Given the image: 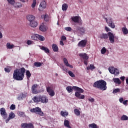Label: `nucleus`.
Wrapping results in <instances>:
<instances>
[{"label":"nucleus","mask_w":128,"mask_h":128,"mask_svg":"<svg viewBox=\"0 0 128 128\" xmlns=\"http://www.w3.org/2000/svg\"><path fill=\"white\" fill-rule=\"evenodd\" d=\"M60 46H64V42L62 41V40H60Z\"/></svg>","instance_id":"55"},{"label":"nucleus","mask_w":128,"mask_h":128,"mask_svg":"<svg viewBox=\"0 0 128 128\" xmlns=\"http://www.w3.org/2000/svg\"><path fill=\"white\" fill-rule=\"evenodd\" d=\"M105 20L107 24H108V26H110V28H116V26H114V23L112 22V18L108 20V18H105Z\"/></svg>","instance_id":"13"},{"label":"nucleus","mask_w":128,"mask_h":128,"mask_svg":"<svg viewBox=\"0 0 128 128\" xmlns=\"http://www.w3.org/2000/svg\"><path fill=\"white\" fill-rule=\"evenodd\" d=\"M16 118V114L14 112H11L9 114V117L6 120V124H8L10 120H12V118Z\"/></svg>","instance_id":"16"},{"label":"nucleus","mask_w":128,"mask_h":128,"mask_svg":"<svg viewBox=\"0 0 128 128\" xmlns=\"http://www.w3.org/2000/svg\"><path fill=\"white\" fill-rule=\"evenodd\" d=\"M74 112L76 116H80V110L76 108L74 110Z\"/></svg>","instance_id":"35"},{"label":"nucleus","mask_w":128,"mask_h":128,"mask_svg":"<svg viewBox=\"0 0 128 128\" xmlns=\"http://www.w3.org/2000/svg\"><path fill=\"white\" fill-rule=\"evenodd\" d=\"M34 38H38V40H40L41 42H44V40H46L44 36L38 34H35Z\"/></svg>","instance_id":"20"},{"label":"nucleus","mask_w":128,"mask_h":128,"mask_svg":"<svg viewBox=\"0 0 128 128\" xmlns=\"http://www.w3.org/2000/svg\"><path fill=\"white\" fill-rule=\"evenodd\" d=\"M22 114H24V112H21Z\"/></svg>","instance_id":"60"},{"label":"nucleus","mask_w":128,"mask_h":128,"mask_svg":"<svg viewBox=\"0 0 128 128\" xmlns=\"http://www.w3.org/2000/svg\"><path fill=\"white\" fill-rule=\"evenodd\" d=\"M30 112H34L35 114H37L41 116H44V112H42V109L38 107L30 109Z\"/></svg>","instance_id":"5"},{"label":"nucleus","mask_w":128,"mask_h":128,"mask_svg":"<svg viewBox=\"0 0 128 128\" xmlns=\"http://www.w3.org/2000/svg\"><path fill=\"white\" fill-rule=\"evenodd\" d=\"M61 40H66V37L64 36H62L61 37Z\"/></svg>","instance_id":"52"},{"label":"nucleus","mask_w":128,"mask_h":128,"mask_svg":"<svg viewBox=\"0 0 128 128\" xmlns=\"http://www.w3.org/2000/svg\"><path fill=\"white\" fill-rule=\"evenodd\" d=\"M72 20L74 22L79 24L80 26H82V20L80 17L78 16H75L74 17H72Z\"/></svg>","instance_id":"8"},{"label":"nucleus","mask_w":128,"mask_h":128,"mask_svg":"<svg viewBox=\"0 0 128 128\" xmlns=\"http://www.w3.org/2000/svg\"><path fill=\"white\" fill-rule=\"evenodd\" d=\"M46 8V1H42L40 4L38 10L40 12L42 10V8Z\"/></svg>","instance_id":"17"},{"label":"nucleus","mask_w":128,"mask_h":128,"mask_svg":"<svg viewBox=\"0 0 128 128\" xmlns=\"http://www.w3.org/2000/svg\"><path fill=\"white\" fill-rule=\"evenodd\" d=\"M94 88H98L100 90L104 92L106 90L108 87L106 86V82L103 80H100L96 82L93 84Z\"/></svg>","instance_id":"3"},{"label":"nucleus","mask_w":128,"mask_h":128,"mask_svg":"<svg viewBox=\"0 0 128 128\" xmlns=\"http://www.w3.org/2000/svg\"><path fill=\"white\" fill-rule=\"evenodd\" d=\"M88 100H89V102H94V98H89L88 99Z\"/></svg>","instance_id":"53"},{"label":"nucleus","mask_w":128,"mask_h":128,"mask_svg":"<svg viewBox=\"0 0 128 128\" xmlns=\"http://www.w3.org/2000/svg\"><path fill=\"white\" fill-rule=\"evenodd\" d=\"M22 5L20 2H16L14 4V8H22Z\"/></svg>","instance_id":"33"},{"label":"nucleus","mask_w":128,"mask_h":128,"mask_svg":"<svg viewBox=\"0 0 128 128\" xmlns=\"http://www.w3.org/2000/svg\"><path fill=\"white\" fill-rule=\"evenodd\" d=\"M36 88H38V85L36 84H34L32 86V94H40V91Z\"/></svg>","instance_id":"14"},{"label":"nucleus","mask_w":128,"mask_h":128,"mask_svg":"<svg viewBox=\"0 0 128 128\" xmlns=\"http://www.w3.org/2000/svg\"><path fill=\"white\" fill-rule=\"evenodd\" d=\"M65 30H66L67 32H72V28L70 27H66L64 28Z\"/></svg>","instance_id":"49"},{"label":"nucleus","mask_w":128,"mask_h":128,"mask_svg":"<svg viewBox=\"0 0 128 128\" xmlns=\"http://www.w3.org/2000/svg\"><path fill=\"white\" fill-rule=\"evenodd\" d=\"M33 0V2L32 4V8H34L36 7V0Z\"/></svg>","instance_id":"43"},{"label":"nucleus","mask_w":128,"mask_h":128,"mask_svg":"<svg viewBox=\"0 0 128 128\" xmlns=\"http://www.w3.org/2000/svg\"><path fill=\"white\" fill-rule=\"evenodd\" d=\"M101 40H108L109 38V40L111 44H114V35L112 32H108V34L103 33L100 36Z\"/></svg>","instance_id":"4"},{"label":"nucleus","mask_w":128,"mask_h":128,"mask_svg":"<svg viewBox=\"0 0 128 128\" xmlns=\"http://www.w3.org/2000/svg\"><path fill=\"white\" fill-rule=\"evenodd\" d=\"M24 72L26 68H21L20 69H16L13 74V78L16 80H22L24 78Z\"/></svg>","instance_id":"2"},{"label":"nucleus","mask_w":128,"mask_h":128,"mask_svg":"<svg viewBox=\"0 0 128 128\" xmlns=\"http://www.w3.org/2000/svg\"><path fill=\"white\" fill-rule=\"evenodd\" d=\"M76 30H78V32H80L81 34H82L86 32V30L84 29V27H80L78 26L76 28Z\"/></svg>","instance_id":"18"},{"label":"nucleus","mask_w":128,"mask_h":128,"mask_svg":"<svg viewBox=\"0 0 128 128\" xmlns=\"http://www.w3.org/2000/svg\"><path fill=\"white\" fill-rule=\"evenodd\" d=\"M106 52V47H103L102 49L101 50V54H104Z\"/></svg>","instance_id":"41"},{"label":"nucleus","mask_w":128,"mask_h":128,"mask_svg":"<svg viewBox=\"0 0 128 128\" xmlns=\"http://www.w3.org/2000/svg\"><path fill=\"white\" fill-rule=\"evenodd\" d=\"M41 18H44V20H45V22H48V15H42L41 16Z\"/></svg>","instance_id":"36"},{"label":"nucleus","mask_w":128,"mask_h":128,"mask_svg":"<svg viewBox=\"0 0 128 128\" xmlns=\"http://www.w3.org/2000/svg\"><path fill=\"white\" fill-rule=\"evenodd\" d=\"M88 128H98V125H96V124L93 123V124H90L88 125Z\"/></svg>","instance_id":"31"},{"label":"nucleus","mask_w":128,"mask_h":128,"mask_svg":"<svg viewBox=\"0 0 128 128\" xmlns=\"http://www.w3.org/2000/svg\"><path fill=\"white\" fill-rule=\"evenodd\" d=\"M41 50H44L46 54H50V50L46 47L42 46L41 48Z\"/></svg>","instance_id":"30"},{"label":"nucleus","mask_w":128,"mask_h":128,"mask_svg":"<svg viewBox=\"0 0 128 128\" xmlns=\"http://www.w3.org/2000/svg\"><path fill=\"white\" fill-rule=\"evenodd\" d=\"M66 90L69 94H70V92H72V90H75L76 92H75V96H76V98H80V100H84V95H82L80 96V94L84 93V90L78 86H68L66 88Z\"/></svg>","instance_id":"1"},{"label":"nucleus","mask_w":128,"mask_h":128,"mask_svg":"<svg viewBox=\"0 0 128 128\" xmlns=\"http://www.w3.org/2000/svg\"><path fill=\"white\" fill-rule=\"evenodd\" d=\"M63 62L66 66H68L69 68H74L72 66L68 64V59H66V58H64Z\"/></svg>","instance_id":"19"},{"label":"nucleus","mask_w":128,"mask_h":128,"mask_svg":"<svg viewBox=\"0 0 128 128\" xmlns=\"http://www.w3.org/2000/svg\"><path fill=\"white\" fill-rule=\"evenodd\" d=\"M24 98H26V94H24L23 93H22L20 96H19L17 99L18 100H24Z\"/></svg>","instance_id":"29"},{"label":"nucleus","mask_w":128,"mask_h":128,"mask_svg":"<svg viewBox=\"0 0 128 128\" xmlns=\"http://www.w3.org/2000/svg\"><path fill=\"white\" fill-rule=\"evenodd\" d=\"M121 120H128V117L126 115H123L121 117Z\"/></svg>","instance_id":"40"},{"label":"nucleus","mask_w":128,"mask_h":128,"mask_svg":"<svg viewBox=\"0 0 128 128\" xmlns=\"http://www.w3.org/2000/svg\"><path fill=\"white\" fill-rule=\"evenodd\" d=\"M64 126L66 128H72L70 126V121H68V120H64Z\"/></svg>","instance_id":"25"},{"label":"nucleus","mask_w":128,"mask_h":128,"mask_svg":"<svg viewBox=\"0 0 128 128\" xmlns=\"http://www.w3.org/2000/svg\"><path fill=\"white\" fill-rule=\"evenodd\" d=\"M22 2H24V1H22Z\"/></svg>","instance_id":"62"},{"label":"nucleus","mask_w":128,"mask_h":128,"mask_svg":"<svg viewBox=\"0 0 128 128\" xmlns=\"http://www.w3.org/2000/svg\"><path fill=\"white\" fill-rule=\"evenodd\" d=\"M28 46H30V44H34V42L30 40H28L26 42Z\"/></svg>","instance_id":"48"},{"label":"nucleus","mask_w":128,"mask_h":128,"mask_svg":"<svg viewBox=\"0 0 128 128\" xmlns=\"http://www.w3.org/2000/svg\"><path fill=\"white\" fill-rule=\"evenodd\" d=\"M112 80L115 84H122L120 80L118 78H114Z\"/></svg>","instance_id":"28"},{"label":"nucleus","mask_w":128,"mask_h":128,"mask_svg":"<svg viewBox=\"0 0 128 128\" xmlns=\"http://www.w3.org/2000/svg\"><path fill=\"white\" fill-rule=\"evenodd\" d=\"M10 68L7 67L6 68H4V71L6 72H10Z\"/></svg>","instance_id":"47"},{"label":"nucleus","mask_w":128,"mask_h":128,"mask_svg":"<svg viewBox=\"0 0 128 128\" xmlns=\"http://www.w3.org/2000/svg\"><path fill=\"white\" fill-rule=\"evenodd\" d=\"M10 110H16V105L12 104L10 106Z\"/></svg>","instance_id":"50"},{"label":"nucleus","mask_w":128,"mask_h":128,"mask_svg":"<svg viewBox=\"0 0 128 128\" xmlns=\"http://www.w3.org/2000/svg\"><path fill=\"white\" fill-rule=\"evenodd\" d=\"M68 74L72 78H74L76 76L72 73V71H68Z\"/></svg>","instance_id":"46"},{"label":"nucleus","mask_w":128,"mask_h":128,"mask_svg":"<svg viewBox=\"0 0 128 128\" xmlns=\"http://www.w3.org/2000/svg\"><path fill=\"white\" fill-rule=\"evenodd\" d=\"M128 100H126L124 101L123 102V104H124L125 106L128 104Z\"/></svg>","instance_id":"56"},{"label":"nucleus","mask_w":128,"mask_h":128,"mask_svg":"<svg viewBox=\"0 0 128 128\" xmlns=\"http://www.w3.org/2000/svg\"><path fill=\"white\" fill-rule=\"evenodd\" d=\"M122 32L124 34H128V28L126 27L122 28Z\"/></svg>","instance_id":"34"},{"label":"nucleus","mask_w":128,"mask_h":128,"mask_svg":"<svg viewBox=\"0 0 128 128\" xmlns=\"http://www.w3.org/2000/svg\"><path fill=\"white\" fill-rule=\"evenodd\" d=\"M8 2L10 4L14 5L16 4V1L14 0H7Z\"/></svg>","instance_id":"45"},{"label":"nucleus","mask_w":128,"mask_h":128,"mask_svg":"<svg viewBox=\"0 0 128 128\" xmlns=\"http://www.w3.org/2000/svg\"><path fill=\"white\" fill-rule=\"evenodd\" d=\"M14 46V44H10L9 42L7 43L6 44V48H9L10 50Z\"/></svg>","instance_id":"38"},{"label":"nucleus","mask_w":128,"mask_h":128,"mask_svg":"<svg viewBox=\"0 0 128 128\" xmlns=\"http://www.w3.org/2000/svg\"><path fill=\"white\" fill-rule=\"evenodd\" d=\"M40 102L42 104H48V98L45 95H40Z\"/></svg>","instance_id":"9"},{"label":"nucleus","mask_w":128,"mask_h":128,"mask_svg":"<svg viewBox=\"0 0 128 128\" xmlns=\"http://www.w3.org/2000/svg\"><path fill=\"white\" fill-rule=\"evenodd\" d=\"M2 38V34L0 32V38Z\"/></svg>","instance_id":"59"},{"label":"nucleus","mask_w":128,"mask_h":128,"mask_svg":"<svg viewBox=\"0 0 128 128\" xmlns=\"http://www.w3.org/2000/svg\"><path fill=\"white\" fill-rule=\"evenodd\" d=\"M39 28L41 32H46V29L44 25H40Z\"/></svg>","instance_id":"39"},{"label":"nucleus","mask_w":128,"mask_h":128,"mask_svg":"<svg viewBox=\"0 0 128 128\" xmlns=\"http://www.w3.org/2000/svg\"><path fill=\"white\" fill-rule=\"evenodd\" d=\"M30 26L32 28H36L38 26V22L35 20L30 22Z\"/></svg>","instance_id":"24"},{"label":"nucleus","mask_w":128,"mask_h":128,"mask_svg":"<svg viewBox=\"0 0 128 128\" xmlns=\"http://www.w3.org/2000/svg\"><path fill=\"white\" fill-rule=\"evenodd\" d=\"M79 56L81 58L84 60V64H86V66H88V54L86 53H81Z\"/></svg>","instance_id":"7"},{"label":"nucleus","mask_w":128,"mask_h":128,"mask_svg":"<svg viewBox=\"0 0 128 128\" xmlns=\"http://www.w3.org/2000/svg\"><path fill=\"white\" fill-rule=\"evenodd\" d=\"M119 100L120 102H124V98H120Z\"/></svg>","instance_id":"57"},{"label":"nucleus","mask_w":128,"mask_h":128,"mask_svg":"<svg viewBox=\"0 0 128 128\" xmlns=\"http://www.w3.org/2000/svg\"><path fill=\"white\" fill-rule=\"evenodd\" d=\"M120 92V89L116 88L113 90L112 94H118V92Z\"/></svg>","instance_id":"44"},{"label":"nucleus","mask_w":128,"mask_h":128,"mask_svg":"<svg viewBox=\"0 0 128 128\" xmlns=\"http://www.w3.org/2000/svg\"><path fill=\"white\" fill-rule=\"evenodd\" d=\"M86 44H88V40H82L79 42L78 44V46L79 48H86Z\"/></svg>","instance_id":"11"},{"label":"nucleus","mask_w":128,"mask_h":128,"mask_svg":"<svg viewBox=\"0 0 128 128\" xmlns=\"http://www.w3.org/2000/svg\"><path fill=\"white\" fill-rule=\"evenodd\" d=\"M20 126L22 128H34V126L32 123H22Z\"/></svg>","instance_id":"10"},{"label":"nucleus","mask_w":128,"mask_h":128,"mask_svg":"<svg viewBox=\"0 0 128 128\" xmlns=\"http://www.w3.org/2000/svg\"><path fill=\"white\" fill-rule=\"evenodd\" d=\"M96 69V66H94L92 64H90V66H87L86 67V70H94Z\"/></svg>","instance_id":"27"},{"label":"nucleus","mask_w":128,"mask_h":128,"mask_svg":"<svg viewBox=\"0 0 128 128\" xmlns=\"http://www.w3.org/2000/svg\"><path fill=\"white\" fill-rule=\"evenodd\" d=\"M34 66H36L37 68H38L40 66H42V63H40V62H35L34 63Z\"/></svg>","instance_id":"42"},{"label":"nucleus","mask_w":128,"mask_h":128,"mask_svg":"<svg viewBox=\"0 0 128 128\" xmlns=\"http://www.w3.org/2000/svg\"><path fill=\"white\" fill-rule=\"evenodd\" d=\"M60 114L62 116H68V112H67L61 111Z\"/></svg>","instance_id":"32"},{"label":"nucleus","mask_w":128,"mask_h":128,"mask_svg":"<svg viewBox=\"0 0 128 128\" xmlns=\"http://www.w3.org/2000/svg\"><path fill=\"white\" fill-rule=\"evenodd\" d=\"M46 92L50 96H54L55 94L54 90L50 86L46 88Z\"/></svg>","instance_id":"15"},{"label":"nucleus","mask_w":128,"mask_h":128,"mask_svg":"<svg viewBox=\"0 0 128 128\" xmlns=\"http://www.w3.org/2000/svg\"><path fill=\"white\" fill-rule=\"evenodd\" d=\"M105 30H106V32H110V29L108 28L105 26Z\"/></svg>","instance_id":"54"},{"label":"nucleus","mask_w":128,"mask_h":128,"mask_svg":"<svg viewBox=\"0 0 128 128\" xmlns=\"http://www.w3.org/2000/svg\"><path fill=\"white\" fill-rule=\"evenodd\" d=\"M32 100L34 102H40V95L38 96H34L32 98Z\"/></svg>","instance_id":"21"},{"label":"nucleus","mask_w":128,"mask_h":128,"mask_svg":"<svg viewBox=\"0 0 128 128\" xmlns=\"http://www.w3.org/2000/svg\"><path fill=\"white\" fill-rule=\"evenodd\" d=\"M120 80H122V82H124V78H126L124 76H122L120 77Z\"/></svg>","instance_id":"58"},{"label":"nucleus","mask_w":128,"mask_h":128,"mask_svg":"<svg viewBox=\"0 0 128 128\" xmlns=\"http://www.w3.org/2000/svg\"><path fill=\"white\" fill-rule=\"evenodd\" d=\"M108 70L112 74H114L115 76L120 74V70H118L116 68H114V67H110L108 68Z\"/></svg>","instance_id":"6"},{"label":"nucleus","mask_w":128,"mask_h":128,"mask_svg":"<svg viewBox=\"0 0 128 128\" xmlns=\"http://www.w3.org/2000/svg\"><path fill=\"white\" fill-rule=\"evenodd\" d=\"M27 20L31 22L34 21V20H36V17L32 15H28L27 16Z\"/></svg>","instance_id":"22"},{"label":"nucleus","mask_w":128,"mask_h":128,"mask_svg":"<svg viewBox=\"0 0 128 128\" xmlns=\"http://www.w3.org/2000/svg\"><path fill=\"white\" fill-rule=\"evenodd\" d=\"M0 112L2 118H3L4 120H6V118H8V114L6 113V108H0Z\"/></svg>","instance_id":"12"},{"label":"nucleus","mask_w":128,"mask_h":128,"mask_svg":"<svg viewBox=\"0 0 128 128\" xmlns=\"http://www.w3.org/2000/svg\"><path fill=\"white\" fill-rule=\"evenodd\" d=\"M68 4H64L62 5V10H63V12H66L68 10Z\"/></svg>","instance_id":"26"},{"label":"nucleus","mask_w":128,"mask_h":128,"mask_svg":"<svg viewBox=\"0 0 128 128\" xmlns=\"http://www.w3.org/2000/svg\"><path fill=\"white\" fill-rule=\"evenodd\" d=\"M62 68L63 70H64V72H68V68H66V66H62Z\"/></svg>","instance_id":"51"},{"label":"nucleus","mask_w":128,"mask_h":128,"mask_svg":"<svg viewBox=\"0 0 128 128\" xmlns=\"http://www.w3.org/2000/svg\"><path fill=\"white\" fill-rule=\"evenodd\" d=\"M56 76H58V74H56Z\"/></svg>","instance_id":"61"},{"label":"nucleus","mask_w":128,"mask_h":128,"mask_svg":"<svg viewBox=\"0 0 128 128\" xmlns=\"http://www.w3.org/2000/svg\"><path fill=\"white\" fill-rule=\"evenodd\" d=\"M52 48L54 52H58V45H56V44H52Z\"/></svg>","instance_id":"23"},{"label":"nucleus","mask_w":128,"mask_h":128,"mask_svg":"<svg viewBox=\"0 0 128 128\" xmlns=\"http://www.w3.org/2000/svg\"><path fill=\"white\" fill-rule=\"evenodd\" d=\"M26 76L27 78H30V76H32V74H30V70H28L26 71Z\"/></svg>","instance_id":"37"}]
</instances>
